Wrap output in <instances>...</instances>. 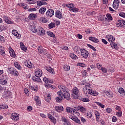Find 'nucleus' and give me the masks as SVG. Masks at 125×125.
<instances>
[{
	"mask_svg": "<svg viewBox=\"0 0 125 125\" xmlns=\"http://www.w3.org/2000/svg\"><path fill=\"white\" fill-rule=\"evenodd\" d=\"M56 17L59 18V19H61L63 18V16L62 15V13L60 11H56Z\"/></svg>",
	"mask_w": 125,
	"mask_h": 125,
	"instance_id": "ddd939ff",
	"label": "nucleus"
},
{
	"mask_svg": "<svg viewBox=\"0 0 125 125\" xmlns=\"http://www.w3.org/2000/svg\"><path fill=\"white\" fill-rule=\"evenodd\" d=\"M29 11H37V9L36 8H30Z\"/></svg>",
	"mask_w": 125,
	"mask_h": 125,
	"instance_id": "69168bd1",
	"label": "nucleus"
},
{
	"mask_svg": "<svg viewBox=\"0 0 125 125\" xmlns=\"http://www.w3.org/2000/svg\"><path fill=\"white\" fill-rule=\"evenodd\" d=\"M3 20L7 23V24H12V22L8 20V18L7 17L4 16L3 17Z\"/></svg>",
	"mask_w": 125,
	"mask_h": 125,
	"instance_id": "4be33fe9",
	"label": "nucleus"
},
{
	"mask_svg": "<svg viewBox=\"0 0 125 125\" xmlns=\"http://www.w3.org/2000/svg\"><path fill=\"white\" fill-rule=\"evenodd\" d=\"M82 101L83 102H89V99L87 98H84L83 99Z\"/></svg>",
	"mask_w": 125,
	"mask_h": 125,
	"instance_id": "603ef678",
	"label": "nucleus"
},
{
	"mask_svg": "<svg viewBox=\"0 0 125 125\" xmlns=\"http://www.w3.org/2000/svg\"><path fill=\"white\" fill-rule=\"evenodd\" d=\"M48 26L49 28H54V27H55V23L54 22H51L48 25Z\"/></svg>",
	"mask_w": 125,
	"mask_h": 125,
	"instance_id": "49530a36",
	"label": "nucleus"
},
{
	"mask_svg": "<svg viewBox=\"0 0 125 125\" xmlns=\"http://www.w3.org/2000/svg\"><path fill=\"white\" fill-rule=\"evenodd\" d=\"M11 118L13 121H18L19 120V116L16 113H12Z\"/></svg>",
	"mask_w": 125,
	"mask_h": 125,
	"instance_id": "9b49d317",
	"label": "nucleus"
},
{
	"mask_svg": "<svg viewBox=\"0 0 125 125\" xmlns=\"http://www.w3.org/2000/svg\"><path fill=\"white\" fill-rule=\"evenodd\" d=\"M46 70L48 72H49L51 74H52L53 75L55 74L54 70H53V69H52V68L51 67H47Z\"/></svg>",
	"mask_w": 125,
	"mask_h": 125,
	"instance_id": "cd10ccee",
	"label": "nucleus"
},
{
	"mask_svg": "<svg viewBox=\"0 0 125 125\" xmlns=\"http://www.w3.org/2000/svg\"><path fill=\"white\" fill-rule=\"evenodd\" d=\"M31 30L33 32V33H37L38 31V30H37V28L35 26V25H31Z\"/></svg>",
	"mask_w": 125,
	"mask_h": 125,
	"instance_id": "c756f323",
	"label": "nucleus"
},
{
	"mask_svg": "<svg viewBox=\"0 0 125 125\" xmlns=\"http://www.w3.org/2000/svg\"><path fill=\"white\" fill-rule=\"evenodd\" d=\"M122 111H119L116 112V115L118 117H122Z\"/></svg>",
	"mask_w": 125,
	"mask_h": 125,
	"instance_id": "052dcab7",
	"label": "nucleus"
},
{
	"mask_svg": "<svg viewBox=\"0 0 125 125\" xmlns=\"http://www.w3.org/2000/svg\"><path fill=\"white\" fill-rule=\"evenodd\" d=\"M106 37L108 38V42H113L115 41V38H114L112 35H107Z\"/></svg>",
	"mask_w": 125,
	"mask_h": 125,
	"instance_id": "2eb2a0df",
	"label": "nucleus"
},
{
	"mask_svg": "<svg viewBox=\"0 0 125 125\" xmlns=\"http://www.w3.org/2000/svg\"><path fill=\"white\" fill-rule=\"evenodd\" d=\"M95 103L97 104L98 106H99L100 107H101V108H104V107H105V105H104V104H102L101 103L96 102Z\"/></svg>",
	"mask_w": 125,
	"mask_h": 125,
	"instance_id": "a19ab883",
	"label": "nucleus"
},
{
	"mask_svg": "<svg viewBox=\"0 0 125 125\" xmlns=\"http://www.w3.org/2000/svg\"><path fill=\"white\" fill-rule=\"evenodd\" d=\"M81 55L83 57V58H87L88 57V51H86L84 49H81L80 50Z\"/></svg>",
	"mask_w": 125,
	"mask_h": 125,
	"instance_id": "20e7f679",
	"label": "nucleus"
},
{
	"mask_svg": "<svg viewBox=\"0 0 125 125\" xmlns=\"http://www.w3.org/2000/svg\"><path fill=\"white\" fill-rule=\"evenodd\" d=\"M74 108H75V109H73L72 113L73 114H77V113H78V112H77V111H78V110H79V109H77L78 107H75Z\"/></svg>",
	"mask_w": 125,
	"mask_h": 125,
	"instance_id": "8fccbe9b",
	"label": "nucleus"
},
{
	"mask_svg": "<svg viewBox=\"0 0 125 125\" xmlns=\"http://www.w3.org/2000/svg\"><path fill=\"white\" fill-rule=\"evenodd\" d=\"M106 17L108 19V20H110L111 21L113 20V18L111 16V14H107L106 15Z\"/></svg>",
	"mask_w": 125,
	"mask_h": 125,
	"instance_id": "37998d69",
	"label": "nucleus"
},
{
	"mask_svg": "<svg viewBox=\"0 0 125 125\" xmlns=\"http://www.w3.org/2000/svg\"><path fill=\"white\" fill-rule=\"evenodd\" d=\"M37 34H38L39 36H44L45 31L42 28L40 27L37 30Z\"/></svg>",
	"mask_w": 125,
	"mask_h": 125,
	"instance_id": "0eeeda50",
	"label": "nucleus"
},
{
	"mask_svg": "<svg viewBox=\"0 0 125 125\" xmlns=\"http://www.w3.org/2000/svg\"><path fill=\"white\" fill-rule=\"evenodd\" d=\"M29 88L31 90H34L35 91H37V90H38V88L34 87V86H30Z\"/></svg>",
	"mask_w": 125,
	"mask_h": 125,
	"instance_id": "a18cd8bd",
	"label": "nucleus"
},
{
	"mask_svg": "<svg viewBox=\"0 0 125 125\" xmlns=\"http://www.w3.org/2000/svg\"><path fill=\"white\" fill-rule=\"evenodd\" d=\"M102 42L104 44H107V43H108V42H107V41L104 39H102Z\"/></svg>",
	"mask_w": 125,
	"mask_h": 125,
	"instance_id": "0e129e2a",
	"label": "nucleus"
},
{
	"mask_svg": "<svg viewBox=\"0 0 125 125\" xmlns=\"http://www.w3.org/2000/svg\"><path fill=\"white\" fill-rule=\"evenodd\" d=\"M70 57L72 59H77V55H75V54L71 53L70 54Z\"/></svg>",
	"mask_w": 125,
	"mask_h": 125,
	"instance_id": "79ce46f5",
	"label": "nucleus"
},
{
	"mask_svg": "<svg viewBox=\"0 0 125 125\" xmlns=\"http://www.w3.org/2000/svg\"><path fill=\"white\" fill-rule=\"evenodd\" d=\"M37 5L39 6H42V1H37Z\"/></svg>",
	"mask_w": 125,
	"mask_h": 125,
	"instance_id": "13d9d810",
	"label": "nucleus"
},
{
	"mask_svg": "<svg viewBox=\"0 0 125 125\" xmlns=\"http://www.w3.org/2000/svg\"><path fill=\"white\" fill-rule=\"evenodd\" d=\"M97 68L99 70H102V64L98 63L97 64Z\"/></svg>",
	"mask_w": 125,
	"mask_h": 125,
	"instance_id": "6e6d98bb",
	"label": "nucleus"
},
{
	"mask_svg": "<svg viewBox=\"0 0 125 125\" xmlns=\"http://www.w3.org/2000/svg\"><path fill=\"white\" fill-rule=\"evenodd\" d=\"M25 65L26 67H28V68H32V63H31V62H25Z\"/></svg>",
	"mask_w": 125,
	"mask_h": 125,
	"instance_id": "58836bf2",
	"label": "nucleus"
},
{
	"mask_svg": "<svg viewBox=\"0 0 125 125\" xmlns=\"http://www.w3.org/2000/svg\"><path fill=\"white\" fill-rule=\"evenodd\" d=\"M78 65L80 66V67H86V65H85V64L83 63H78Z\"/></svg>",
	"mask_w": 125,
	"mask_h": 125,
	"instance_id": "bf43d9fd",
	"label": "nucleus"
},
{
	"mask_svg": "<svg viewBox=\"0 0 125 125\" xmlns=\"http://www.w3.org/2000/svg\"><path fill=\"white\" fill-rule=\"evenodd\" d=\"M106 111L107 113H111V112H112V109H111V108H107Z\"/></svg>",
	"mask_w": 125,
	"mask_h": 125,
	"instance_id": "e2e57ef3",
	"label": "nucleus"
},
{
	"mask_svg": "<svg viewBox=\"0 0 125 125\" xmlns=\"http://www.w3.org/2000/svg\"><path fill=\"white\" fill-rule=\"evenodd\" d=\"M35 77H42V70L39 69L35 72Z\"/></svg>",
	"mask_w": 125,
	"mask_h": 125,
	"instance_id": "4468645a",
	"label": "nucleus"
},
{
	"mask_svg": "<svg viewBox=\"0 0 125 125\" xmlns=\"http://www.w3.org/2000/svg\"><path fill=\"white\" fill-rule=\"evenodd\" d=\"M63 97L64 99H66V100H70V99H71L70 95L68 92H65L62 95V98Z\"/></svg>",
	"mask_w": 125,
	"mask_h": 125,
	"instance_id": "9d476101",
	"label": "nucleus"
},
{
	"mask_svg": "<svg viewBox=\"0 0 125 125\" xmlns=\"http://www.w3.org/2000/svg\"><path fill=\"white\" fill-rule=\"evenodd\" d=\"M120 4L119 0H114L113 3V7L114 9H118L119 8V5Z\"/></svg>",
	"mask_w": 125,
	"mask_h": 125,
	"instance_id": "1a4fd4ad",
	"label": "nucleus"
},
{
	"mask_svg": "<svg viewBox=\"0 0 125 125\" xmlns=\"http://www.w3.org/2000/svg\"><path fill=\"white\" fill-rule=\"evenodd\" d=\"M0 54L2 55V56H5V52L3 50V47L2 46H0Z\"/></svg>",
	"mask_w": 125,
	"mask_h": 125,
	"instance_id": "393cba45",
	"label": "nucleus"
},
{
	"mask_svg": "<svg viewBox=\"0 0 125 125\" xmlns=\"http://www.w3.org/2000/svg\"><path fill=\"white\" fill-rule=\"evenodd\" d=\"M38 51L39 53H42V52L43 51V49H42V46H39L38 47Z\"/></svg>",
	"mask_w": 125,
	"mask_h": 125,
	"instance_id": "4c0bfd02",
	"label": "nucleus"
},
{
	"mask_svg": "<svg viewBox=\"0 0 125 125\" xmlns=\"http://www.w3.org/2000/svg\"><path fill=\"white\" fill-rule=\"evenodd\" d=\"M83 92L85 94H91V95H93V96H97L98 95V92L91 89L90 84L85 85L83 88Z\"/></svg>",
	"mask_w": 125,
	"mask_h": 125,
	"instance_id": "f257e3e1",
	"label": "nucleus"
},
{
	"mask_svg": "<svg viewBox=\"0 0 125 125\" xmlns=\"http://www.w3.org/2000/svg\"><path fill=\"white\" fill-rule=\"evenodd\" d=\"M36 17H37L36 16V15H35V14H30L28 16V18L29 19H30V20H35V19Z\"/></svg>",
	"mask_w": 125,
	"mask_h": 125,
	"instance_id": "b1692460",
	"label": "nucleus"
},
{
	"mask_svg": "<svg viewBox=\"0 0 125 125\" xmlns=\"http://www.w3.org/2000/svg\"><path fill=\"white\" fill-rule=\"evenodd\" d=\"M62 122H64V123H67V122H68V119H66V118H65L64 117H62Z\"/></svg>",
	"mask_w": 125,
	"mask_h": 125,
	"instance_id": "5fc2aeb1",
	"label": "nucleus"
},
{
	"mask_svg": "<svg viewBox=\"0 0 125 125\" xmlns=\"http://www.w3.org/2000/svg\"><path fill=\"white\" fill-rule=\"evenodd\" d=\"M9 53H10V56L12 57H15V52H14V50H13V49H12L11 48H10Z\"/></svg>",
	"mask_w": 125,
	"mask_h": 125,
	"instance_id": "5701e85b",
	"label": "nucleus"
},
{
	"mask_svg": "<svg viewBox=\"0 0 125 125\" xmlns=\"http://www.w3.org/2000/svg\"><path fill=\"white\" fill-rule=\"evenodd\" d=\"M62 99H63V97L58 96L56 98V100L57 102H59V103L61 102V101H62Z\"/></svg>",
	"mask_w": 125,
	"mask_h": 125,
	"instance_id": "ea45409f",
	"label": "nucleus"
},
{
	"mask_svg": "<svg viewBox=\"0 0 125 125\" xmlns=\"http://www.w3.org/2000/svg\"><path fill=\"white\" fill-rule=\"evenodd\" d=\"M74 108L71 107H66V112L67 113H70V114H73V110Z\"/></svg>",
	"mask_w": 125,
	"mask_h": 125,
	"instance_id": "473e14b6",
	"label": "nucleus"
},
{
	"mask_svg": "<svg viewBox=\"0 0 125 125\" xmlns=\"http://www.w3.org/2000/svg\"><path fill=\"white\" fill-rule=\"evenodd\" d=\"M40 19L41 21L42 22V23H46L47 22L46 21H45V18H44V17H41Z\"/></svg>",
	"mask_w": 125,
	"mask_h": 125,
	"instance_id": "3c124183",
	"label": "nucleus"
},
{
	"mask_svg": "<svg viewBox=\"0 0 125 125\" xmlns=\"http://www.w3.org/2000/svg\"><path fill=\"white\" fill-rule=\"evenodd\" d=\"M118 92L120 93L121 96H125V90L123 88H120L119 89Z\"/></svg>",
	"mask_w": 125,
	"mask_h": 125,
	"instance_id": "aec40b11",
	"label": "nucleus"
},
{
	"mask_svg": "<svg viewBox=\"0 0 125 125\" xmlns=\"http://www.w3.org/2000/svg\"><path fill=\"white\" fill-rule=\"evenodd\" d=\"M51 121L53 123V124H56V119L53 117L51 119Z\"/></svg>",
	"mask_w": 125,
	"mask_h": 125,
	"instance_id": "680f3d73",
	"label": "nucleus"
},
{
	"mask_svg": "<svg viewBox=\"0 0 125 125\" xmlns=\"http://www.w3.org/2000/svg\"><path fill=\"white\" fill-rule=\"evenodd\" d=\"M42 53H43V54H44L45 55V54H47V50L43 49V51H42Z\"/></svg>",
	"mask_w": 125,
	"mask_h": 125,
	"instance_id": "774afa93",
	"label": "nucleus"
},
{
	"mask_svg": "<svg viewBox=\"0 0 125 125\" xmlns=\"http://www.w3.org/2000/svg\"><path fill=\"white\" fill-rule=\"evenodd\" d=\"M43 81L44 83H45V87H50L52 89H55L56 87L55 86H53L49 83H53V81L50 80L49 79L44 77L43 79Z\"/></svg>",
	"mask_w": 125,
	"mask_h": 125,
	"instance_id": "f03ea898",
	"label": "nucleus"
},
{
	"mask_svg": "<svg viewBox=\"0 0 125 125\" xmlns=\"http://www.w3.org/2000/svg\"><path fill=\"white\" fill-rule=\"evenodd\" d=\"M63 69L64 71H69L70 70V66L68 65H64Z\"/></svg>",
	"mask_w": 125,
	"mask_h": 125,
	"instance_id": "c03bdc74",
	"label": "nucleus"
},
{
	"mask_svg": "<svg viewBox=\"0 0 125 125\" xmlns=\"http://www.w3.org/2000/svg\"><path fill=\"white\" fill-rule=\"evenodd\" d=\"M69 119H71V120H72V121H74V122H76L77 124H81V121L79 120V118L77 117V116H75L74 114L71 115L69 117Z\"/></svg>",
	"mask_w": 125,
	"mask_h": 125,
	"instance_id": "39448f33",
	"label": "nucleus"
},
{
	"mask_svg": "<svg viewBox=\"0 0 125 125\" xmlns=\"http://www.w3.org/2000/svg\"><path fill=\"white\" fill-rule=\"evenodd\" d=\"M77 110H80L81 112L83 113L85 112L86 111V109H85V108L83 107V106H78Z\"/></svg>",
	"mask_w": 125,
	"mask_h": 125,
	"instance_id": "bb28decb",
	"label": "nucleus"
},
{
	"mask_svg": "<svg viewBox=\"0 0 125 125\" xmlns=\"http://www.w3.org/2000/svg\"><path fill=\"white\" fill-rule=\"evenodd\" d=\"M20 46H21V50H23V51H26L27 50V47L25 46L24 45V44L23 43H20Z\"/></svg>",
	"mask_w": 125,
	"mask_h": 125,
	"instance_id": "a878e982",
	"label": "nucleus"
},
{
	"mask_svg": "<svg viewBox=\"0 0 125 125\" xmlns=\"http://www.w3.org/2000/svg\"><path fill=\"white\" fill-rule=\"evenodd\" d=\"M51 100V97H50V94H48L47 97H46L45 98V101H46V102H50V100Z\"/></svg>",
	"mask_w": 125,
	"mask_h": 125,
	"instance_id": "7c9ffc66",
	"label": "nucleus"
},
{
	"mask_svg": "<svg viewBox=\"0 0 125 125\" xmlns=\"http://www.w3.org/2000/svg\"><path fill=\"white\" fill-rule=\"evenodd\" d=\"M89 41H91V42H95L96 43H97V42H99V41L98 40V39L95 37H90L89 38Z\"/></svg>",
	"mask_w": 125,
	"mask_h": 125,
	"instance_id": "a211bd4d",
	"label": "nucleus"
},
{
	"mask_svg": "<svg viewBox=\"0 0 125 125\" xmlns=\"http://www.w3.org/2000/svg\"><path fill=\"white\" fill-rule=\"evenodd\" d=\"M81 121L83 123H85V122H86V120H85V119H84L83 117L81 118Z\"/></svg>",
	"mask_w": 125,
	"mask_h": 125,
	"instance_id": "338daca9",
	"label": "nucleus"
},
{
	"mask_svg": "<svg viewBox=\"0 0 125 125\" xmlns=\"http://www.w3.org/2000/svg\"><path fill=\"white\" fill-rule=\"evenodd\" d=\"M12 33L14 36L17 37V39H20V38H21V35L18 34V32H17V30H13Z\"/></svg>",
	"mask_w": 125,
	"mask_h": 125,
	"instance_id": "f3484780",
	"label": "nucleus"
},
{
	"mask_svg": "<svg viewBox=\"0 0 125 125\" xmlns=\"http://www.w3.org/2000/svg\"><path fill=\"white\" fill-rule=\"evenodd\" d=\"M57 94L59 97H63V93L61 91L58 92Z\"/></svg>",
	"mask_w": 125,
	"mask_h": 125,
	"instance_id": "09e8293b",
	"label": "nucleus"
},
{
	"mask_svg": "<svg viewBox=\"0 0 125 125\" xmlns=\"http://www.w3.org/2000/svg\"><path fill=\"white\" fill-rule=\"evenodd\" d=\"M10 74H11V75H13V76H15V77H18L19 73L15 69L11 68H10Z\"/></svg>",
	"mask_w": 125,
	"mask_h": 125,
	"instance_id": "423d86ee",
	"label": "nucleus"
},
{
	"mask_svg": "<svg viewBox=\"0 0 125 125\" xmlns=\"http://www.w3.org/2000/svg\"><path fill=\"white\" fill-rule=\"evenodd\" d=\"M87 46H88V47H89L90 48H91V49L94 50V51H96V49H95V48L93 47L92 45L88 44Z\"/></svg>",
	"mask_w": 125,
	"mask_h": 125,
	"instance_id": "de8ad7c7",
	"label": "nucleus"
},
{
	"mask_svg": "<svg viewBox=\"0 0 125 125\" xmlns=\"http://www.w3.org/2000/svg\"><path fill=\"white\" fill-rule=\"evenodd\" d=\"M81 48H80V47H79V46H76L74 47V51H76L77 52V53H79L80 52V51H81Z\"/></svg>",
	"mask_w": 125,
	"mask_h": 125,
	"instance_id": "f704fd0d",
	"label": "nucleus"
},
{
	"mask_svg": "<svg viewBox=\"0 0 125 125\" xmlns=\"http://www.w3.org/2000/svg\"><path fill=\"white\" fill-rule=\"evenodd\" d=\"M111 47L115 48V49H118V45L114 42H111L110 43Z\"/></svg>",
	"mask_w": 125,
	"mask_h": 125,
	"instance_id": "2f4dec72",
	"label": "nucleus"
},
{
	"mask_svg": "<svg viewBox=\"0 0 125 125\" xmlns=\"http://www.w3.org/2000/svg\"><path fill=\"white\" fill-rule=\"evenodd\" d=\"M6 83H7V81L6 80H3V81L0 82V84L4 85L6 84Z\"/></svg>",
	"mask_w": 125,
	"mask_h": 125,
	"instance_id": "864d4df0",
	"label": "nucleus"
},
{
	"mask_svg": "<svg viewBox=\"0 0 125 125\" xmlns=\"http://www.w3.org/2000/svg\"><path fill=\"white\" fill-rule=\"evenodd\" d=\"M32 79L33 81H35V82H42V80H41V78H40V77L39 76H33L32 77Z\"/></svg>",
	"mask_w": 125,
	"mask_h": 125,
	"instance_id": "412c9836",
	"label": "nucleus"
},
{
	"mask_svg": "<svg viewBox=\"0 0 125 125\" xmlns=\"http://www.w3.org/2000/svg\"><path fill=\"white\" fill-rule=\"evenodd\" d=\"M8 106L6 104H2L0 105V110H4V109H7Z\"/></svg>",
	"mask_w": 125,
	"mask_h": 125,
	"instance_id": "72a5a7b5",
	"label": "nucleus"
},
{
	"mask_svg": "<svg viewBox=\"0 0 125 125\" xmlns=\"http://www.w3.org/2000/svg\"><path fill=\"white\" fill-rule=\"evenodd\" d=\"M46 9L44 7H42L41 9L39 10V13H41V14H43L44 12H45V10Z\"/></svg>",
	"mask_w": 125,
	"mask_h": 125,
	"instance_id": "c9c22d12",
	"label": "nucleus"
},
{
	"mask_svg": "<svg viewBox=\"0 0 125 125\" xmlns=\"http://www.w3.org/2000/svg\"><path fill=\"white\" fill-rule=\"evenodd\" d=\"M46 15L48 17H52L54 15V11L52 9H49L46 13Z\"/></svg>",
	"mask_w": 125,
	"mask_h": 125,
	"instance_id": "6e6552de",
	"label": "nucleus"
},
{
	"mask_svg": "<svg viewBox=\"0 0 125 125\" xmlns=\"http://www.w3.org/2000/svg\"><path fill=\"white\" fill-rule=\"evenodd\" d=\"M72 92L75 95H78V94H79V93L80 92V91H79V89H78L77 87H75L72 89Z\"/></svg>",
	"mask_w": 125,
	"mask_h": 125,
	"instance_id": "6ab92c4d",
	"label": "nucleus"
},
{
	"mask_svg": "<svg viewBox=\"0 0 125 125\" xmlns=\"http://www.w3.org/2000/svg\"><path fill=\"white\" fill-rule=\"evenodd\" d=\"M14 65L15 67L16 68H17V69H18V70L21 69V66L20 65V64H19L18 62H15L14 63Z\"/></svg>",
	"mask_w": 125,
	"mask_h": 125,
	"instance_id": "c85d7f7f",
	"label": "nucleus"
},
{
	"mask_svg": "<svg viewBox=\"0 0 125 125\" xmlns=\"http://www.w3.org/2000/svg\"><path fill=\"white\" fill-rule=\"evenodd\" d=\"M66 7L69 8V11H72L73 12H78V11H79V9L76 7H74V4H66Z\"/></svg>",
	"mask_w": 125,
	"mask_h": 125,
	"instance_id": "7ed1b4c3",
	"label": "nucleus"
},
{
	"mask_svg": "<svg viewBox=\"0 0 125 125\" xmlns=\"http://www.w3.org/2000/svg\"><path fill=\"white\" fill-rule=\"evenodd\" d=\"M47 35H48V36H49L50 37H51L52 38H54L55 36L52 32H50V31H47Z\"/></svg>",
	"mask_w": 125,
	"mask_h": 125,
	"instance_id": "e433bc0d",
	"label": "nucleus"
},
{
	"mask_svg": "<svg viewBox=\"0 0 125 125\" xmlns=\"http://www.w3.org/2000/svg\"><path fill=\"white\" fill-rule=\"evenodd\" d=\"M55 109L57 112H58L59 113H60L61 111H63L64 110V108H63V106L60 105L58 106H55Z\"/></svg>",
	"mask_w": 125,
	"mask_h": 125,
	"instance_id": "dca6fc26",
	"label": "nucleus"
},
{
	"mask_svg": "<svg viewBox=\"0 0 125 125\" xmlns=\"http://www.w3.org/2000/svg\"><path fill=\"white\" fill-rule=\"evenodd\" d=\"M58 88L60 89H61V90H62L63 91V92H64V93L68 92V88H67V87H65V86L59 85Z\"/></svg>",
	"mask_w": 125,
	"mask_h": 125,
	"instance_id": "f8f14e48",
	"label": "nucleus"
},
{
	"mask_svg": "<svg viewBox=\"0 0 125 125\" xmlns=\"http://www.w3.org/2000/svg\"><path fill=\"white\" fill-rule=\"evenodd\" d=\"M119 16H121V17H123L124 18H125V13L124 12H121L119 14Z\"/></svg>",
	"mask_w": 125,
	"mask_h": 125,
	"instance_id": "4d7b16f0",
	"label": "nucleus"
}]
</instances>
